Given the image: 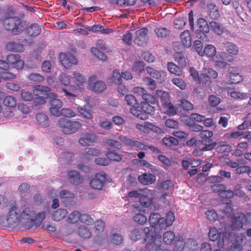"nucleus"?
Segmentation results:
<instances>
[{
    "instance_id": "obj_4",
    "label": "nucleus",
    "mask_w": 251,
    "mask_h": 251,
    "mask_svg": "<svg viewBox=\"0 0 251 251\" xmlns=\"http://www.w3.org/2000/svg\"><path fill=\"white\" fill-rule=\"evenodd\" d=\"M218 73L215 70L208 67H203L200 75V81L202 84L210 86L212 79H216Z\"/></svg>"
},
{
    "instance_id": "obj_1",
    "label": "nucleus",
    "mask_w": 251,
    "mask_h": 251,
    "mask_svg": "<svg viewBox=\"0 0 251 251\" xmlns=\"http://www.w3.org/2000/svg\"><path fill=\"white\" fill-rule=\"evenodd\" d=\"M20 210L16 206H12L9 210L6 218L8 226H19L25 230L31 228L32 222L31 218L34 216L33 210L29 207L25 208L20 215Z\"/></svg>"
},
{
    "instance_id": "obj_20",
    "label": "nucleus",
    "mask_w": 251,
    "mask_h": 251,
    "mask_svg": "<svg viewBox=\"0 0 251 251\" xmlns=\"http://www.w3.org/2000/svg\"><path fill=\"white\" fill-rule=\"evenodd\" d=\"M22 39H19L14 41L8 42L5 45L7 50L10 51L21 52L24 50L23 41Z\"/></svg>"
},
{
    "instance_id": "obj_19",
    "label": "nucleus",
    "mask_w": 251,
    "mask_h": 251,
    "mask_svg": "<svg viewBox=\"0 0 251 251\" xmlns=\"http://www.w3.org/2000/svg\"><path fill=\"white\" fill-rule=\"evenodd\" d=\"M228 72L229 74V81L231 83L236 84L243 80V77L240 75L239 70L237 67H230L228 68Z\"/></svg>"
},
{
    "instance_id": "obj_3",
    "label": "nucleus",
    "mask_w": 251,
    "mask_h": 251,
    "mask_svg": "<svg viewBox=\"0 0 251 251\" xmlns=\"http://www.w3.org/2000/svg\"><path fill=\"white\" fill-rule=\"evenodd\" d=\"M58 124L61 128L62 131L66 134H74L78 131L82 126L80 122L64 118L60 119Z\"/></svg>"
},
{
    "instance_id": "obj_22",
    "label": "nucleus",
    "mask_w": 251,
    "mask_h": 251,
    "mask_svg": "<svg viewBox=\"0 0 251 251\" xmlns=\"http://www.w3.org/2000/svg\"><path fill=\"white\" fill-rule=\"evenodd\" d=\"M149 251H164L161 248V241L160 238H152L150 243L147 245Z\"/></svg>"
},
{
    "instance_id": "obj_51",
    "label": "nucleus",
    "mask_w": 251,
    "mask_h": 251,
    "mask_svg": "<svg viewBox=\"0 0 251 251\" xmlns=\"http://www.w3.org/2000/svg\"><path fill=\"white\" fill-rule=\"evenodd\" d=\"M80 222L87 225H92L94 223L93 218L86 214H81Z\"/></svg>"
},
{
    "instance_id": "obj_61",
    "label": "nucleus",
    "mask_w": 251,
    "mask_h": 251,
    "mask_svg": "<svg viewBox=\"0 0 251 251\" xmlns=\"http://www.w3.org/2000/svg\"><path fill=\"white\" fill-rule=\"evenodd\" d=\"M91 51L95 56L101 60L104 61L107 58L106 54L104 52L99 50L97 48L93 47L91 48Z\"/></svg>"
},
{
    "instance_id": "obj_46",
    "label": "nucleus",
    "mask_w": 251,
    "mask_h": 251,
    "mask_svg": "<svg viewBox=\"0 0 251 251\" xmlns=\"http://www.w3.org/2000/svg\"><path fill=\"white\" fill-rule=\"evenodd\" d=\"M3 102L4 105L7 107L13 108L16 106V101L15 98L11 96H6Z\"/></svg>"
},
{
    "instance_id": "obj_6",
    "label": "nucleus",
    "mask_w": 251,
    "mask_h": 251,
    "mask_svg": "<svg viewBox=\"0 0 251 251\" xmlns=\"http://www.w3.org/2000/svg\"><path fill=\"white\" fill-rule=\"evenodd\" d=\"M51 89L50 87L42 85H38L34 90V94L37 98L35 101L39 104H44L46 102V99H50Z\"/></svg>"
},
{
    "instance_id": "obj_21",
    "label": "nucleus",
    "mask_w": 251,
    "mask_h": 251,
    "mask_svg": "<svg viewBox=\"0 0 251 251\" xmlns=\"http://www.w3.org/2000/svg\"><path fill=\"white\" fill-rule=\"evenodd\" d=\"M138 179L143 185H150L153 184L155 181L156 177L152 174L144 173L139 176Z\"/></svg>"
},
{
    "instance_id": "obj_52",
    "label": "nucleus",
    "mask_w": 251,
    "mask_h": 251,
    "mask_svg": "<svg viewBox=\"0 0 251 251\" xmlns=\"http://www.w3.org/2000/svg\"><path fill=\"white\" fill-rule=\"evenodd\" d=\"M143 81L145 84L149 87L151 90H154L156 88V83L154 80L150 77H145L143 78Z\"/></svg>"
},
{
    "instance_id": "obj_31",
    "label": "nucleus",
    "mask_w": 251,
    "mask_h": 251,
    "mask_svg": "<svg viewBox=\"0 0 251 251\" xmlns=\"http://www.w3.org/2000/svg\"><path fill=\"white\" fill-rule=\"evenodd\" d=\"M242 188V186L241 184H235L233 187V190H231V195L229 197H228V199L233 198L234 196H236L241 198L244 197L245 196V193L241 190Z\"/></svg>"
},
{
    "instance_id": "obj_42",
    "label": "nucleus",
    "mask_w": 251,
    "mask_h": 251,
    "mask_svg": "<svg viewBox=\"0 0 251 251\" xmlns=\"http://www.w3.org/2000/svg\"><path fill=\"white\" fill-rule=\"evenodd\" d=\"M216 53V48L214 45H208L205 46L203 50V56L206 55L208 57H212Z\"/></svg>"
},
{
    "instance_id": "obj_28",
    "label": "nucleus",
    "mask_w": 251,
    "mask_h": 251,
    "mask_svg": "<svg viewBox=\"0 0 251 251\" xmlns=\"http://www.w3.org/2000/svg\"><path fill=\"white\" fill-rule=\"evenodd\" d=\"M67 210L60 208L54 211L52 215V219L54 221H60L64 219L68 215Z\"/></svg>"
},
{
    "instance_id": "obj_27",
    "label": "nucleus",
    "mask_w": 251,
    "mask_h": 251,
    "mask_svg": "<svg viewBox=\"0 0 251 251\" xmlns=\"http://www.w3.org/2000/svg\"><path fill=\"white\" fill-rule=\"evenodd\" d=\"M181 42L183 45L186 47H189L192 44V39L189 30L184 31L180 35Z\"/></svg>"
},
{
    "instance_id": "obj_17",
    "label": "nucleus",
    "mask_w": 251,
    "mask_h": 251,
    "mask_svg": "<svg viewBox=\"0 0 251 251\" xmlns=\"http://www.w3.org/2000/svg\"><path fill=\"white\" fill-rule=\"evenodd\" d=\"M223 48L228 54H230L229 59H227V61L229 62L233 60V56L237 55L239 53V48L232 42H226L224 43Z\"/></svg>"
},
{
    "instance_id": "obj_13",
    "label": "nucleus",
    "mask_w": 251,
    "mask_h": 251,
    "mask_svg": "<svg viewBox=\"0 0 251 251\" xmlns=\"http://www.w3.org/2000/svg\"><path fill=\"white\" fill-rule=\"evenodd\" d=\"M59 58L61 64L67 69L77 64V59L73 54L61 52L59 54Z\"/></svg>"
},
{
    "instance_id": "obj_54",
    "label": "nucleus",
    "mask_w": 251,
    "mask_h": 251,
    "mask_svg": "<svg viewBox=\"0 0 251 251\" xmlns=\"http://www.w3.org/2000/svg\"><path fill=\"white\" fill-rule=\"evenodd\" d=\"M111 3H115L122 5L131 6L135 4L136 0H110Z\"/></svg>"
},
{
    "instance_id": "obj_25",
    "label": "nucleus",
    "mask_w": 251,
    "mask_h": 251,
    "mask_svg": "<svg viewBox=\"0 0 251 251\" xmlns=\"http://www.w3.org/2000/svg\"><path fill=\"white\" fill-rule=\"evenodd\" d=\"M68 176L70 182L74 185H77L80 184L82 180L79 174L76 171H69Z\"/></svg>"
},
{
    "instance_id": "obj_45",
    "label": "nucleus",
    "mask_w": 251,
    "mask_h": 251,
    "mask_svg": "<svg viewBox=\"0 0 251 251\" xmlns=\"http://www.w3.org/2000/svg\"><path fill=\"white\" fill-rule=\"evenodd\" d=\"M162 142L164 145L168 147L176 146L178 144V140L176 138L173 136L164 137L162 139Z\"/></svg>"
},
{
    "instance_id": "obj_24",
    "label": "nucleus",
    "mask_w": 251,
    "mask_h": 251,
    "mask_svg": "<svg viewBox=\"0 0 251 251\" xmlns=\"http://www.w3.org/2000/svg\"><path fill=\"white\" fill-rule=\"evenodd\" d=\"M36 123L42 127L48 126L50 125V121L48 117L43 113H39L35 116Z\"/></svg>"
},
{
    "instance_id": "obj_34",
    "label": "nucleus",
    "mask_w": 251,
    "mask_h": 251,
    "mask_svg": "<svg viewBox=\"0 0 251 251\" xmlns=\"http://www.w3.org/2000/svg\"><path fill=\"white\" fill-rule=\"evenodd\" d=\"M77 233L78 236L82 238H89L92 235L90 229L85 226H79Z\"/></svg>"
},
{
    "instance_id": "obj_50",
    "label": "nucleus",
    "mask_w": 251,
    "mask_h": 251,
    "mask_svg": "<svg viewBox=\"0 0 251 251\" xmlns=\"http://www.w3.org/2000/svg\"><path fill=\"white\" fill-rule=\"evenodd\" d=\"M179 105L186 111H190L193 109V104L185 99H181L179 101Z\"/></svg>"
},
{
    "instance_id": "obj_7",
    "label": "nucleus",
    "mask_w": 251,
    "mask_h": 251,
    "mask_svg": "<svg viewBox=\"0 0 251 251\" xmlns=\"http://www.w3.org/2000/svg\"><path fill=\"white\" fill-rule=\"evenodd\" d=\"M141 192L139 201L141 205L145 207L151 206L155 197V192L154 190L145 188L140 191Z\"/></svg>"
},
{
    "instance_id": "obj_62",
    "label": "nucleus",
    "mask_w": 251,
    "mask_h": 251,
    "mask_svg": "<svg viewBox=\"0 0 251 251\" xmlns=\"http://www.w3.org/2000/svg\"><path fill=\"white\" fill-rule=\"evenodd\" d=\"M28 78L31 81L41 82L45 79V77L38 73H31L28 76Z\"/></svg>"
},
{
    "instance_id": "obj_49",
    "label": "nucleus",
    "mask_w": 251,
    "mask_h": 251,
    "mask_svg": "<svg viewBox=\"0 0 251 251\" xmlns=\"http://www.w3.org/2000/svg\"><path fill=\"white\" fill-rule=\"evenodd\" d=\"M221 232H218L217 229L216 227H210L208 233L209 239L212 241L217 240L220 236Z\"/></svg>"
},
{
    "instance_id": "obj_14",
    "label": "nucleus",
    "mask_w": 251,
    "mask_h": 251,
    "mask_svg": "<svg viewBox=\"0 0 251 251\" xmlns=\"http://www.w3.org/2000/svg\"><path fill=\"white\" fill-rule=\"evenodd\" d=\"M149 221L151 226L154 227L155 230H160L164 228V218L161 217V215L156 213L151 214Z\"/></svg>"
},
{
    "instance_id": "obj_41",
    "label": "nucleus",
    "mask_w": 251,
    "mask_h": 251,
    "mask_svg": "<svg viewBox=\"0 0 251 251\" xmlns=\"http://www.w3.org/2000/svg\"><path fill=\"white\" fill-rule=\"evenodd\" d=\"M175 220V216L174 212L169 211L166 214V218H164V228H166L167 227L171 226Z\"/></svg>"
},
{
    "instance_id": "obj_60",
    "label": "nucleus",
    "mask_w": 251,
    "mask_h": 251,
    "mask_svg": "<svg viewBox=\"0 0 251 251\" xmlns=\"http://www.w3.org/2000/svg\"><path fill=\"white\" fill-rule=\"evenodd\" d=\"M111 80L113 82L117 84L122 82V76L119 71L116 70L113 71Z\"/></svg>"
},
{
    "instance_id": "obj_32",
    "label": "nucleus",
    "mask_w": 251,
    "mask_h": 251,
    "mask_svg": "<svg viewBox=\"0 0 251 251\" xmlns=\"http://www.w3.org/2000/svg\"><path fill=\"white\" fill-rule=\"evenodd\" d=\"M203 147L201 149V151H209L213 150L216 146L217 143L211 139H208V140H204L201 142Z\"/></svg>"
},
{
    "instance_id": "obj_33",
    "label": "nucleus",
    "mask_w": 251,
    "mask_h": 251,
    "mask_svg": "<svg viewBox=\"0 0 251 251\" xmlns=\"http://www.w3.org/2000/svg\"><path fill=\"white\" fill-rule=\"evenodd\" d=\"M209 26L215 34L221 35L223 33L224 28L220 23L212 21L209 23Z\"/></svg>"
},
{
    "instance_id": "obj_44",
    "label": "nucleus",
    "mask_w": 251,
    "mask_h": 251,
    "mask_svg": "<svg viewBox=\"0 0 251 251\" xmlns=\"http://www.w3.org/2000/svg\"><path fill=\"white\" fill-rule=\"evenodd\" d=\"M109 239L112 244L119 245L123 242L124 237L121 234L114 233L110 236Z\"/></svg>"
},
{
    "instance_id": "obj_63",
    "label": "nucleus",
    "mask_w": 251,
    "mask_h": 251,
    "mask_svg": "<svg viewBox=\"0 0 251 251\" xmlns=\"http://www.w3.org/2000/svg\"><path fill=\"white\" fill-rule=\"evenodd\" d=\"M142 98L145 100V101H143V102H148L151 104H155L156 102V100L154 97L153 95L148 93L147 90L143 95Z\"/></svg>"
},
{
    "instance_id": "obj_5",
    "label": "nucleus",
    "mask_w": 251,
    "mask_h": 251,
    "mask_svg": "<svg viewBox=\"0 0 251 251\" xmlns=\"http://www.w3.org/2000/svg\"><path fill=\"white\" fill-rule=\"evenodd\" d=\"M150 234V229L149 227L144 228L135 227L130 231L129 237L134 242L142 239L145 241L149 237Z\"/></svg>"
},
{
    "instance_id": "obj_11",
    "label": "nucleus",
    "mask_w": 251,
    "mask_h": 251,
    "mask_svg": "<svg viewBox=\"0 0 251 251\" xmlns=\"http://www.w3.org/2000/svg\"><path fill=\"white\" fill-rule=\"evenodd\" d=\"M212 192L218 194L221 197L225 199H228L231 195V190H227L226 186L222 183H215L210 186Z\"/></svg>"
},
{
    "instance_id": "obj_35",
    "label": "nucleus",
    "mask_w": 251,
    "mask_h": 251,
    "mask_svg": "<svg viewBox=\"0 0 251 251\" xmlns=\"http://www.w3.org/2000/svg\"><path fill=\"white\" fill-rule=\"evenodd\" d=\"M162 106L165 112L169 116H174L177 113L176 108L170 101L165 102Z\"/></svg>"
},
{
    "instance_id": "obj_26",
    "label": "nucleus",
    "mask_w": 251,
    "mask_h": 251,
    "mask_svg": "<svg viewBox=\"0 0 251 251\" xmlns=\"http://www.w3.org/2000/svg\"><path fill=\"white\" fill-rule=\"evenodd\" d=\"M77 88L74 85H70L68 88H63L62 91L64 93V95L70 101L74 100L76 97L75 93L76 92Z\"/></svg>"
},
{
    "instance_id": "obj_57",
    "label": "nucleus",
    "mask_w": 251,
    "mask_h": 251,
    "mask_svg": "<svg viewBox=\"0 0 251 251\" xmlns=\"http://www.w3.org/2000/svg\"><path fill=\"white\" fill-rule=\"evenodd\" d=\"M172 83L179 87L181 90L185 89L186 87V84L184 80L179 78H174L172 80Z\"/></svg>"
},
{
    "instance_id": "obj_12",
    "label": "nucleus",
    "mask_w": 251,
    "mask_h": 251,
    "mask_svg": "<svg viewBox=\"0 0 251 251\" xmlns=\"http://www.w3.org/2000/svg\"><path fill=\"white\" fill-rule=\"evenodd\" d=\"M198 29L196 31V34L198 38H202V35L206 37V33H208L210 30V26L206 20L202 18H200L197 20Z\"/></svg>"
},
{
    "instance_id": "obj_55",
    "label": "nucleus",
    "mask_w": 251,
    "mask_h": 251,
    "mask_svg": "<svg viewBox=\"0 0 251 251\" xmlns=\"http://www.w3.org/2000/svg\"><path fill=\"white\" fill-rule=\"evenodd\" d=\"M155 32L158 37L165 38L169 35L170 31L167 28L159 27L155 29Z\"/></svg>"
},
{
    "instance_id": "obj_40",
    "label": "nucleus",
    "mask_w": 251,
    "mask_h": 251,
    "mask_svg": "<svg viewBox=\"0 0 251 251\" xmlns=\"http://www.w3.org/2000/svg\"><path fill=\"white\" fill-rule=\"evenodd\" d=\"M73 78H74V83L77 87L81 88L83 83L85 82V78L79 73L74 72L73 73Z\"/></svg>"
},
{
    "instance_id": "obj_29",
    "label": "nucleus",
    "mask_w": 251,
    "mask_h": 251,
    "mask_svg": "<svg viewBox=\"0 0 251 251\" xmlns=\"http://www.w3.org/2000/svg\"><path fill=\"white\" fill-rule=\"evenodd\" d=\"M130 111L134 116L141 120H146L149 118V116L146 114H144L143 110L141 108L139 109L138 105L131 107Z\"/></svg>"
},
{
    "instance_id": "obj_37",
    "label": "nucleus",
    "mask_w": 251,
    "mask_h": 251,
    "mask_svg": "<svg viewBox=\"0 0 251 251\" xmlns=\"http://www.w3.org/2000/svg\"><path fill=\"white\" fill-rule=\"evenodd\" d=\"M136 127L139 130L144 132H149L150 130H153L156 127L151 123L149 122H145L144 125L137 124Z\"/></svg>"
},
{
    "instance_id": "obj_53",
    "label": "nucleus",
    "mask_w": 251,
    "mask_h": 251,
    "mask_svg": "<svg viewBox=\"0 0 251 251\" xmlns=\"http://www.w3.org/2000/svg\"><path fill=\"white\" fill-rule=\"evenodd\" d=\"M146 70L148 74L151 77L159 79L161 76V73L159 71L154 69L151 67H147Z\"/></svg>"
},
{
    "instance_id": "obj_30",
    "label": "nucleus",
    "mask_w": 251,
    "mask_h": 251,
    "mask_svg": "<svg viewBox=\"0 0 251 251\" xmlns=\"http://www.w3.org/2000/svg\"><path fill=\"white\" fill-rule=\"evenodd\" d=\"M41 31V28L37 24H32L26 29L27 34L31 37L39 35Z\"/></svg>"
},
{
    "instance_id": "obj_36",
    "label": "nucleus",
    "mask_w": 251,
    "mask_h": 251,
    "mask_svg": "<svg viewBox=\"0 0 251 251\" xmlns=\"http://www.w3.org/2000/svg\"><path fill=\"white\" fill-rule=\"evenodd\" d=\"M155 95L160 99L162 105L165 104V102H170V95L168 92L157 90L156 91Z\"/></svg>"
},
{
    "instance_id": "obj_23",
    "label": "nucleus",
    "mask_w": 251,
    "mask_h": 251,
    "mask_svg": "<svg viewBox=\"0 0 251 251\" xmlns=\"http://www.w3.org/2000/svg\"><path fill=\"white\" fill-rule=\"evenodd\" d=\"M33 212L34 213V216L31 218V221L33 223L31 228L34 226L35 229L41 225L42 222L45 219L46 217V212H39L36 215L35 212L34 210Z\"/></svg>"
},
{
    "instance_id": "obj_18",
    "label": "nucleus",
    "mask_w": 251,
    "mask_h": 251,
    "mask_svg": "<svg viewBox=\"0 0 251 251\" xmlns=\"http://www.w3.org/2000/svg\"><path fill=\"white\" fill-rule=\"evenodd\" d=\"M97 136L93 133H85L81 135L78 142L83 146L92 145L97 140Z\"/></svg>"
},
{
    "instance_id": "obj_9",
    "label": "nucleus",
    "mask_w": 251,
    "mask_h": 251,
    "mask_svg": "<svg viewBox=\"0 0 251 251\" xmlns=\"http://www.w3.org/2000/svg\"><path fill=\"white\" fill-rule=\"evenodd\" d=\"M88 87L92 91L101 93L106 89V85L104 81L97 80L96 75H92L89 78Z\"/></svg>"
},
{
    "instance_id": "obj_64",
    "label": "nucleus",
    "mask_w": 251,
    "mask_h": 251,
    "mask_svg": "<svg viewBox=\"0 0 251 251\" xmlns=\"http://www.w3.org/2000/svg\"><path fill=\"white\" fill-rule=\"evenodd\" d=\"M173 186L174 184L172 181L170 180L163 181L161 182L158 186L159 189L161 190H169Z\"/></svg>"
},
{
    "instance_id": "obj_56",
    "label": "nucleus",
    "mask_w": 251,
    "mask_h": 251,
    "mask_svg": "<svg viewBox=\"0 0 251 251\" xmlns=\"http://www.w3.org/2000/svg\"><path fill=\"white\" fill-rule=\"evenodd\" d=\"M125 100L127 104L129 105L134 107L136 105H138V102L135 96L131 94L126 95L125 96Z\"/></svg>"
},
{
    "instance_id": "obj_16",
    "label": "nucleus",
    "mask_w": 251,
    "mask_h": 251,
    "mask_svg": "<svg viewBox=\"0 0 251 251\" xmlns=\"http://www.w3.org/2000/svg\"><path fill=\"white\" fill-rule=\"evenodd\" d=\"M148 29L147 27H143L136 31V37L134 39V43L138 46H144L147 44V34Z\"/></svg>"
},
{
    "instance_id": "obj_59",
    "label": "nucleus",
    "mask_w": 251,
    "mask_h": 251,
    "mask_svg": "<svg viewBox=\"0 0 251 251\" xmlns=\"http://www.w3.org/2000/svg\"><path fill=\"white\" fill-rule=\"evenodd\" d=\"M200 135L201 138L200 141L201 143L203 142L205 140H208V139H211L213 136V133L211 130H205L201 132Z\"/></svg>"
},
{
    "instance_id": "obj_8",
    "label": "nucleus",
    "mask_w": 251,
    "mask_h": 251,
    "mask_svg": "<svg viewBox=\"0 0 251 251\" xmlns=\"http://www.w3.org/2000/svg\"><path fill=\"white\" fill-rule=\"evenodd\" d=\"M57 97V96L55 93H50V111L52 115L59 117L60 116V111H61L63 103Z\"/></svg>"
},
{
    "instance_id": "obj_10",
    "label": "nucleus",
    "mask_w": 251,
    "mask_h": 251,
    "mask_svg": "<svg viewBox=\"0 0 251 251\" xmlns=\"http://www.w3.org/2000/svg\"><path fill=\"white\" fill-rule=\"evenodd\" d=\"M106 174L104 172L97 173L90 182V186L93 189L100 190L106 182Z\"/></svg>"
},
{
    "instance_id": "obj_48",
    "label": "nucleus",
    "mask_w": 251,
    "mask_h": 251,
    "mask_svg": "<svg viewBox=\"0 0 251 251\" xmlns=\"http://www.w3.org/2000/svg\"><path fill=\"white\" fill-rule=\"evenodd\" d=\"M81 214L78 211L72 212L68 217L67 220L70 223H76L78 220L80 221Z\"/></svg>"
},
{
    "instance_id": "obj_43",
    "label": "nucleus",
    "mask_w": 251,
    "mask_h": 251,
    "mask_svg": "<svg viewBox=\"0 0 251 251\" xmlns=\"http://www.w3.org/2000/svg\"><path fill=\"white\" fill-rule=\"evenodd\" d=\"M168 69L171 74L176 75L179 76L182 74L180 68L173 62L168 63Z\"/></svg>"
},
{
    "instance_id": "obj_15",
    "label": "nucleus",
    "mask_w": 251,
    "mask_h": 251,
    "mask_svg": "<svg viewBox=\"0 0 251 251\" xmlns=\"http://www.w3.org/2000/svg\"><path fill=\"white\" fill-rule=\"evenodd\" d=\"M231 227L233 230H239L242 228L243 223L246 222L245 214L240 212L237 215H233L231 218Z\"/></svg>"
},
{
    "instance_id": "obj_38",
    "label": "nucleus",
    "mask_w": 251,
    "mask_h": 251,
    "mask_svg": "<svg viewBox=\"0 0 251 251\" xmlns=\"http://www.w3.org/2000/svg\"><path fill=\"white\" fill-rule=\"evenodd\" d=\"M175 237L173 231H166L163 234V241L166 245H171L174 242Z\"/></svg>"
},
{
    "instance_id": "obj_58",
    "label": "nucleus",
    "mask_w": 251,
    "mask_h": 251,
    "mask_svg": "<svg viewBox=\"0 0 251 251\" xmlns=\"http://www.w3.org/2000/svg\"><path fill=\"white\" fill-rule=\"evenodd\" d=\"M107 158L115 161H120L122 159V156L115 151H108L106 153Z\"/></svg>"
},
{
    "instance_id": "obj_39",
    "label": "nucleus",
    "mask_w": 251,
    "mask_h": 251,
    "mask_svg": "<svg viewBox=\"0 0 251 251\" xmlns=\"http://www.w3.org/2000/svg\"><path fill=\"white\" fill-rule=\"evenodd\" d=\"M148 102H141V108L143 110L144 114H146L149 116V114L153 115L154 113L155 108Z\"/></svg>"
},
{
    "instance_id": "obj_47",
    "label": "nucleus",
    "mask_w": 251,
    "mask_h": 251,
    "mask_svg": "<svg viewBox=\"0 0 251 251\" xmlns=\"http://www.w3.org/2000/svg\"><path fill=\"white\" fill-rule=\"evenodd\" d=\"M90 106L85 105L83 107H78L77 109L79 113L83 116L84 118L87 119H91L92 118V115L90 112L89 109H87V107H89Z\"/></svg>"
},
{
    "instance_id": "obj_2",
    "label": "nucleus",
    "mask_w": 251,
    "mask_h": 251,
    "mask_svg": "<svg viewBox=\"0 0 251 251\" xmlns=\"http://www.w3.org/2000/svg\"><path fill=\"white\" fill-rule=\"evenodd\" d=\"M4 29L11 31L15 35H19L24 30L21 19L18 16H6L3 20Z\"/></svg>"
}]
</instances>
